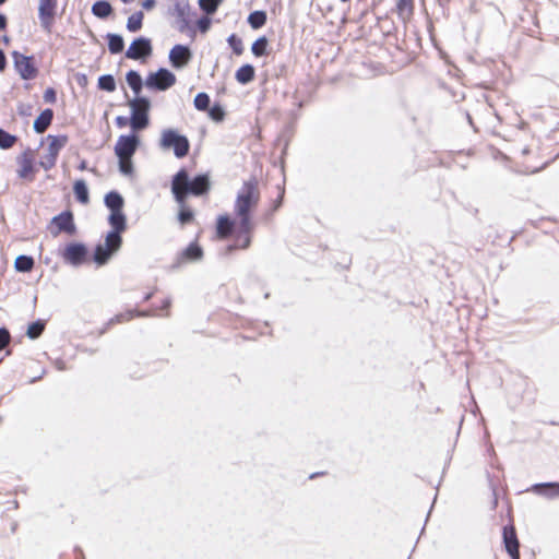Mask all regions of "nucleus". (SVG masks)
I'll return each instance as SVG.
<instances>
[{
	"label": "nucleus",
	"mask_w": 559,
	"mask_h": 559,
	"mask_svg": "<svg viewBox=\"0 0 559 559\" xmlns=\"http://www.w3.org/2000/svg\"><path fill=\"white\" fill-rule=\"evenodd\" d=\"M176 9L178 11L179 16L183 17L186 10L189 9V5L188 4H185V5L177 4Z\"/></svg>",
	"instance_id": "obj_45"
},
{
	"label": "nucleus",
	"mask_w": 559,
	"mask_h": 559,
	"mask_svg": "<svg viewBox=\"0 0 559 559\" xmlns=\"http://www.w3.org/2000/svg\"><path fill=\"white\" fill-rule=\"evenodd\" d=\"M51 254L58 260L53 265L55 269L58 267L60 262L63 265H70V241L60 245Z\"/></svg>",
	"instance_id": "obj_17"
},
{
	"label": "nucleus",
	"mask_w": 559,
	"mask_h": 559,
	"mask_svg": "<svg viewBox=\"0 0 559 559\" xmlns=\"http://www.w3.org/2000/svg\"><path fill=\"white\" fill-rule=\"evenodd\" d=\"M19 164L21 165V169L19 170V176L21 178H26L33 171V160L27 152H25L19 158Z\"/></svg>",
	"instance_id": "obj_27"
},
{
	"label": "nucleus",
	"mask_w": 559,
	"mask_h": 559,
	"mask_svg": "<svg viewBox=\"0 0 559 559\" xmlns=\"http://www.w3.org/2000/svg\"><path fill=\"white\" fill-rule=\"evenodd\" d=\"M227 41L236 56L243 53V43L236 34H231Z\"/></svg>",
	"instance_id": "obj_36"
},
{
	"label": "nucleus",
	"mask_w": 559,
	"mask_h": 559,
	"mask_svg": "<svg viewBox=\"0 0 559 559\" xmlns=\"http://www.w3.org/2000/svg\"><path fill=\"white\" fill-rule=\"evenodd\" d=\"M144 316H147V313L141 312L138 310H127L124 312L116 314L115 318H112L110 322L111 323H123V322H128V321L134 319L135 317H144Z\"/></svg>",
	"instance_id": "obj_30"
},
{
	"label": "nucleus",
	"mask_w": 559,
	"mask_h": 559,
	"mask_svg": "<svg viewBox=\"0 0 559 559\" xmlns=\"http://www.w3.org/2000/svg\"><path fill=\"white\" fill-rule=\"evenodd\" d=\"M267 16L264 11H253L248 16V23L253 29L262 27L266 23Z\"/></svg>",
	"instance_id": "obj_26"
},
{
	"label": "nucleus",
	"mask_w": 559,
	"mask_h": 559,
	"mask_svg": "<svg viewBox=\"0 0 559 559\" xmlns=\"http://www.w3.org/2000/svg\"><path fill=\"white\" fill-rule=\"evenodd\" d=\"M90 262H94L97 266L102 265L94 260V254H88L87 249L83 245L72 243V264L76 265Z\"/></svg>",
	"instance_id": "obj_15"
},
{
	"label": "nucleus",
	"mask_w": 559,
	"mask_h": 559,
	"mask_svg": "<svg viewBox=\"0 0 559 559\" xmlns=\"http://www.w3.org/2000/svg\"><path fill=\"white\" fill-rule=\"evenodd\" d=\"M7 16L2 13H0V31H4L7 28Z\"/></svg>",
	"instance_id": "obj_46"
},
{
	"label": "nucleus",
	"mask_w": 559,
	"mask_h": 559,
	"mask_svg": "<svg viewBox=\"0 0 559 559\" xmlns=\"http://www.w3.org/2000/svg\"><path fill=\"white\" fill-rule=\"evenodd\" d=\"M503 543L511 559H520V543L512 524L503 527Z\"/></svg>",
	"instance_id": "obj_11"
},
{
	"label": "nucleus",
	"mask_w": 559,
	"mask_h": 559,
	"mask_svg": "<svg viewBox=\"0 0 559 559\" xmlns=\"http://www.w3.org/2000/svg\"><path fill=\"white\" fill-rule=\"evenodd\" d=\"M126 80L130 88L135 95H139L142 91L143 82L141 75L136 71H129L126 75Z\"/></svg>",
	"instance_id": "obj_22"
},
{
	"label": "nucleus",
	"mask_w": 559,
	"mask_h": 559,
	"mask_svg": "<svg viewBox=\"0 0 559 559\" xmlns=\"http://www.w3.org/2000/svg\"><path fill=\"white\" fill-rule=\"evenodd\" d=\"M203 257V250L198 242H191L186 249H183L179 257L178 263H188L201 260Z\"/></svg>",
	"instance_id": "obj_14"
},
{
	"label": "nucleus",
	"mask_w": 559,
	"mask_h": 559,
	"mask_svg": "<svg viewBox=\"0 0 559 559\" xmlns=\"http://www.w3.org/2000/svg\"><path fill=\"white\" fill-rule=\"evenodd\" d=\"M159 145L164 150L173 148L175 156L178 158L186 157L190 150L188 138L179 134L174 129H166L162 132Z\"/></svg>",
	"instance_id": "obj_5"
},
{
	"label": "nucleus",
	"mask_w": 559,
	"mask_h": 559,
	"mask_svg": "<svg viewBox=\"0 0 559 559\" xmlns=\"http://www.w3.org/2000/svg\"><path fill=\"white\" fill-rule=\"evenodd\" d=\"M210 116L213 120L221 121L224 118V111L221 106L215 105L210 109Z\"/></svg>",
	"instance_id": "obj_41"
},
{
	"label": "nucleus",
	"mask_w": 559,
	"mask_h": 559,
	"mask_svg": "<svg viewBox=\"0 0 559 559\" xmlns=\"http://www.w3.org/2000/svg\"><path fill=\"white\" fill-rule=\"evenodd\" d=\"M210 190V179L207 175H199L189 179V174L186 169H180L171 180V192L179 205L178 221L181 226L190 224L194 221V213L187 204L189 194L195 197L206 194Z\"/></svg>",
	"instance_id": "obj_3"
},
{
	"label": "nucleus",
	"mask_w": 559,
	"mask_h": 559,
	"mask_svg": "<svg viewBox=\"0 0 559 559\" xmlns=\"http://www.w3.org/2000/svg\"><path fill=\"white\" fill-rule=\"evenodd\" d=\"M139 146V138L135 134L121 135L118 138L115 153L119 159V169L124 175L132 174V156Z\"/></svg>",
	"instance_id": "obj_4"
},
{
	"label": "nucleus",
	"mask_w": 559,
	"mask_h": 559,
	"mask_svg": "<svg viewBox=\"0 0 559 559\" xmlns=\"http://www.w3.org/2000/svg\"><path fill=\"white\" fill-rule=\"evenodd\" d=\"M396 11L403 20H409L414 13V0H397Z\"/></svg>",
	"instance_id": "obj_21"
},
{
	"label": "nucleus",
	"mask_w": 559,
	"mask_h": 559,
	"mask_svg": "<svg viewBox=\"0 0 559 559\" xmlns=\"http://www.w3.org/2000/svg\"><path fill=\"white\" fill-rule=\"evenodd\" d=\"M108 49L110 53H119L124 48L123 38L117 34H108L107 35Z\"/></svg>",
	"instance_id": "obj_24"
},
{
	"label": "nucleus",
	"mask_w": 559,
	"mask_h": 559,
	"mask_svg": "<svg viewBox=\"0 0 559 559\" xmlns=\"http://www.w3.org/2000/svg\"><path fill=\"white\" fill-rule=\"evenodd\" d=\"M50 261H51V258H48V257H47V258L45 259V262H46V263H49Z\"/></svg>",
	"instance_id": "obj_51"
},
{
	"label": "nucleus",
	"mask_w": 559,
	"mask_h": 559,
	"mask_svg": "<svg viewBox=\"0 0 559 559\" xmlns=\"http://www.w3.org/2000/svg\"><path fill=\"white\" fill-rule=\"evenodd\" d=\"M255 76V70L253 66L251 64H243L241 66L235 74L236 80L240 84H248L249 82L253 81Z\"/></svg>",
	"instance_id": "obj_18"
},
{
	"label": "nucleus",
	"mask_w": 559,
	"mask_h": 559,
	"mask_svg": "<svg viewBox=\"0 0 559 559\" xmlns=\"http://www.w3.org/2000/svg\"><path fill=\"white\" fill-rule=\"evenodd\" d=\"M105 204L109 209L108 224L111 230L107 233L104 243L97 245L94 251V260L98 264H106L111 255L122 245V234L127 230V216L123 213L124 201L120 193L110 191L105 197Z\"/></svg>",
	"instance_id": "obj_2"
},
{
	"label": "nucleus",
	"mask_w": 559,
	"mask_h": 559,
	"mask_svg": "<svg viewBox=\"0 0 559 559\" xmlns=\"http://www.w3.org/2000/svg\"><path fill=\"white\" fill-rule=\"evenodd\" d=\"M46 322L44 320H37L35 322H32L26 331V335L31 340L38 338L43 332L45 331Z\"/></svg>",
	"instance_id": "obj_29"
},
{
	"label": "nucleus",
	"mask_w": 559,
	"mask_h": 559,
	"mask_svg": "<svg viewBox=\"0 0 559 559\" xmlns=\"http://www.w3.org/2000/svg\"><path fill=\"white\" fill-rule=\"evenodd\" d=\"M169 307H170V301H169V299H167V298H166V299H164V300H163V305H162V307L157 309V310H158V312H157V311H155V313H157V314H162V312L167 313V312H168Z\"/></svg>",
	"instance_id": "obj_43"
},
{
	"label": "nucleus",
	"mask_w": 559,
	"mask_h": 559,
	"mask_svg": "<svg viewBox=\"0 0 559 559\" xmlns=\"http://www.w3.org/2000/svg\"><path fill=\"white\" fill-rule=\"evenodd\" d=\"M7 0H0V5L3 4Z\"/></svg>",
	"instance_id": "obj_55"
},
{
	"label": "nucleus",
	"mask_w": 559,
	"mask_h": 559,
	"mask_svg": "<svg viewBox=\"0 0 559 559\" xmlns=\"http://www.w3.org/2000/svg\"><path fill=\"white\" fill-rule=\"evenodd\" d=\"M57 0H40L38 16L40 25L47 32L51 31L52 22L56 15Z\"/></svg>",
	"instance_id": "obj_9"
},
{
	"label": "nucleus",
	"mask_w": 559,
	"mask_h": 559,
	"mask_svg": "<svg viewBox=\"0 0 559 559\" xmlns=\"http://www.w3.org/2000/svg\"><path fill=\"white\" fill-rule=\"evenodd\" d=\"M58 368H59L60 370H64V369H66V366H64V364H60V365L58 364Z\"/></svg>",
	"instance_id": "obj_50"
},
{
	"label": "nucleus",
	"mask_w": 559,
	"mask_h": 559,
	"mask_svg": "<svg viewBox=\"0 0 559 559\" xmlns=\"http://www.w3.org/2000/svg\"><path fill=\"white\" fill-rule=\"evenodd\" d=\"M12 57L14 68L23 80H33L36 78L38 70L35 67L33 56H25L19 51H13Z\"/></svg>",
	"instance_id": "obj_7"
},
{
	"label": "nucleus",
	"mask_w": 559,
	"mask_h": 559,
	"mask_svg": "<svg viewBox=\"0 0 559 559\" xmlns=\"http://www.w3.org/2000/svg\"><path fill=\"white\" fill-rule=\"evenodd\" d=\"M151 296H152L151 294L146 295L145 300H148L151 298Z\"/></svg>",
	"instance_id": "obj_52"
},
{
	"label": "nucleus",
	"mask_w": 559,
	"mask_h": 559,
	"mask_svg": "<svg viewBox=\"0 0 559 559\" xmlns=\"http://www.w3.org/2000/svg\"><path fill=\"white\" fill-rule=\"evenodd\" d=\"M7 67V57L4 51L0 48V72H2Z\"/></svg>",
	"instance_id": "obj_44"
},
{
	"label": "nucleus",
	"mask_w": 559,
	"mask_h": 559,
	"mask_svg": "<svg viewBox=\"0 0 559 559\" xmlns=\"http://www.w3.org/2000/svg\"><path fill=\"white\" fill-rule=\"evenodd\" d=\"M48 140L50 141L48 146V153L51 156L58 157L60 150L67 144L68 136L67 135H48Z\"/></svg>",
	"instance_id": "obj_19"
},
{
	"label": "nucleus",
	"mask_w": 559,
	"mask_h": 559,
	"mask_svg": "<svg viewBox=\"0 0 559 559\" xmlns=\"http://www.w3.org/2000/svg\"><path fill=\"white\" fill-rule=\"evenodd\" d=\"M17 142V136L0 128V148L9 150Z\"/></svg>",
	"instance_id": "obj_32"
},
{
	"label": "nucleus",
	"mask_w": 559,
	"mask_h": 559,
	"mask_svg": "<svg viewBox=\"0 0 559 559\" xmlns=\"http://www.w3.org/2000/svg\"><path fill=\"white\" fill-rule=\"evenodd\" d=\"M3 41L8 43L9 38L7 36H4Z\"/></svg>",
	"instance_id": "obj_53"
},
{
	"label": "nucleus",
	"mask_w": 559,
	"mask_h": 559,
	"mask_svg": "<svg viewBox=\"0 0 559 559\" xmlns=\"http://www.w3.org/2000/svg\"><path fill=\"white\" fill-rule=\"evenodd\" d=\"M342 2H348L349 0H341Z\"/></svg>",
	"instance_id": "obj_56"
},
{
	"label": "nucleus",
	"mask_w": 559,
	"mask_h": 559,
	"mask_svg": "<svg viewBox=\"0 0 559 559\" xmlns=\"http://www.w3.org/2000/svg\"><path fill=\"white\" fill-rule=\"evenodd\" d=\"M92 12L97 17L106 19L111 14L112 8L107 1H96L92 7Z\"/></svg>",
	"instance_id": "obj_23"
},
{
	"label": "nucleus",
	"mask_w": 559,
	"mask_h": 559,
	"mask_svg": "<svg viewBox=\"0 0 559 559\" xmlns=\"http://www.w3.org/2000/svg\"><path fill=\"white\" fill-rule=\"evenodd\" d=\"M152 53V45L148 38L140 37L134 39L128 50L126 51V57L132 60H139L141 58H145L151 56Z\"/></svg>",
	"instance_id": "obj_10"
},
{
	"label": "nucleus",
	"mask_w": 559,
	"mask_h": 559,
	"mask_svg": "<svg viewBox=\"0 0 559 559\" xmlns=\"http://www.w3.org/2000/svg\"><path fill=\"white\" fill-rule=\"evenodd\" d=\"M142 5L145 10H151L155 5V0H145Z\"/></svg>",
	"instance_id": "obj_47"
},
{
	"label": "nucleus",
	"mask_w": 559,
	"mask_h": 559,
	"mask_svg": "<svg viewBox=\"0 0 559 559\" xmlns=\"http://www.w3.org/2000/svg\"><path fill=\"white\" fill-rule=\"evenodd\" d=\"M222 2L223 0H199V5L206 14H213Z\"/></svg>",
	"instance_id": "obj_35"
},
{
	"label": "nucleus",
	"mask_w": 559,
	"mask_h": 559,
	"mask_svg": "<svg viewBox=\"0 0 559 559\" xmlns=\"http://www.w3.org/2000/svg\"><path fill=\"white\" fill-rule=\"evenodd\" d=\"M48 229L53 237L62 231L70 234V209L67 207L59 215L52 217Z\"/></svg>",
	"instance_id": "obj_12"
},
{
	"label": "nucleus",
	"mask_w": 559,
	"mask_h": 559,
	"mask_svg": "<svg viewBox=\"0 0 559 559\" xmlns=\"http://www.w3.org/2000/svg\"><path fill=\"white\" fill-rule=\"evenodd\" d=\"M57 98V93L53 88L49 87L44 93V100L46 103H55Z\"/></svg>",
	"instance_id": "obj_42"
},
{
	"label": "nucleus",
	"mask_w": 559,
	"mask_h": 559,
	"mask_svg": "<svg viewBox=\"0 0 559 559\" xmlns=\"http://www.w3.org/2000/svg\"><path fill=\"white\" fill-rule=\"evenodd\" d=\"M98 87L106 92H114L116 90V81L112 75L106 74L98 79Z\"/></svg>",
	"instance_id": "obj_34"
},
{
	"label": "nucleus",
	"mask_w": 559,
	"mask_h": 559,
	"mask_svg": "<svg viewBox=\"0 0 559 559\" xmlns=\"http://www.w3.org/2000/svg\"><path fill=\"white\" fill-rule=\"evenodd\" d=\"M212 21L209 16H202L198 20L197 26L201 33H206L211 27Z\"/></svg>",
	"instance_id": "obj_40"
},
{
	"label": "nucleus",
	"mask_w": 559,
	"mask_h": 559,
	"mask_svg": "<svg viewBox=\"0 0 559 559\" xmlns=\"http://www.w3.org/2000/svg\"><path fill=\"white\" fill-rule=\"evenodd\" d=\"M132 109L131 127L134 130H142L148 124L150 102L145 97H135L130 102Z\"/></svg>",
	"instance_id": "obj_6"
},
{
	"label": "nucleus",
	"mask_w": 559,
	"mask_h": 559,
	"mask_svg": "<svg viewBox=\"0 0 559 559\" xmlns=\"http://www.w3.org/2000/svg\"><path fill=\"white\" fill-rule=\"evenodd\" d=\"M261 200L259 180L255 177L243 181L234 203V217L228 214L216 218L215 236L218 240L231 239L227 251L246 250L251 246L255 229L254 213Z\"/></svg>",
	"instance_id": "obj_1"
},
{
	"label": "nucleus",
	"mask_w": 559,
	"mask_h": 559,
	"mask_svg": "<svg viewBox=\"0 0 559 559\" xmlns=\"http://www.w3.org/2000/svg\"><path fill=\"white\" fill-rule=\"evenodd\" d=\"M124 3L131 2L132 0H121Z\"/></svg>",
	"instance_id": "obj_54"
},
{
	"label": "nucleus",
	"mask_w": 559,
	"mask_h": 559,
	"mask_svg": "<svg viewBox=\"0 0 559 559\" xmlns=\"http://www.w3.org/2000/svg\"><path fill=\"white\" fill-rule=\"evenodd\" d=\"M176 83V76L167 69H159L157 72L150 73L145 84L148 88L166 91Z\"/></svg>",
	"instance_id": "obj_8"
},
{
	"label": "nucleus",
	"mask_w": 559,
	"mask_h": 559,
	"mask_svg": "<svg viewBox=\"0 0 559 559\" xmlns=\"http://www.w3.org/2000/svg\"><path fill=\"white\" fill-rule=\"evenodd\" d=\"M72 557L74 559H84V556H83L82 551L81 550H76V549L72 552Z\"/></svg>",
	"instance_id": "obj_48"
},
{
	"label": "nucleus",
	"mask_w": 559,
	"mask_h": 559,
	"mask_svg": "<svg viewBox=\"0 0 559 559\" xmlns=\"http://www.w3.org/2000/svg\"><path fill=\"white\" fill-rule=\"evenodd\" d=\"M143 19H144L143 12L139 11V12L133 13L128 19L127 28L130 32H138L142 27Z\"/></svg>",
	"instance_id": "obj_31"
},
{
	"label": "nucleus",
	"mask_w": 559,
	"mask_h": 559,
	"mask_svg": "<svg viewBox=\"0 0 559 559\" xmlns=\"http://www.w3.org/2000/svg\"><path fill=\"white\" fill-rule=\"evenodd\" d=\"M53 118V111L47 108L40 112V115L34 121V130L36 133H44L51 124Z\"/></svg>",
	"instance_id": "obj_16"
},
{
	"label": "nucleus",
	"mask_w": 559,
	"mask_h": 559,
	"mask_svg": "<svg viewBox=\"0 0 559 559\" xmlns=\"http://www.w3.org/2000/svg\"><path fill=\"white\" fill-rule=\"evenodd\" d=\"M11 341L10 332L7 328H0V350L4 349Z\"/></svg>",
	"instance_id": "obj_38"
},
{
	"label": "nucleus",
	"mask_w": 559,
	"mask_h": 559,
	"mask_svg": "<svg viewBox=\"0 0 559 559\" xmlns=\"http://www.w3.org/2000/svg\"><path fill=\"white\" fill-rule=\"evenodd\" d=\"M210 96L206 93H199L194 97V106L198 110H206L210 107Z\"/></svg>",
	"instance_id": "obj_37"
},
{
	"label": "nucleus",
	"mask_w": 559,
	"mask_h": 559,
	"mask_svg": "<svg viewBox=\"0 0 559 559\" xmlns=\"http://www.w3.org/2000/svg\"><path fill=\"white\" fill-rule=\"evenodd\" d=\"M267 45V38L265 36H262L252 44L251 51L255 57H262L266 55Z\"/></svg>",
	"instance_id": "obj_33"
},
{
	"label": "nucleus",
	"mask_w": 559,
	"mask_h": 559,
	"mask_svg": "<svg viewBox=\"0 0 559 559\" xmlns=\"http://www.w3.org/2000/svg\"><path fill=\"white\" fill-rule=\"evenodd\" d=\"M191 59V51L188 47L182 45H176L169 52V60L175 68H182Z\"/></svg>",
	"instance_id": "obj_13"
},
{
	"label": "nucleus",
	"mask_w": 559,
	"mask_h": 559,
	"mask_svg": "<svg viewBox=\"0 0 559 559\" xmlns=\"http://www.w3.org/2000/svg\"><path fill=\"white\" fill-rule=\"evenodd\" d=\"M282 199H283V192H282V193H280V195H278V200H277L276 204L274 205L273 211H276V210L278 209V206H280V205H281V203H282Z\"/></svg>",
	"instance_id": "obj_49"
},
{
	"label": "nucleus",
	"mask_w": 559,
	"mask_h": 559,
	"mask_svg": "<svg viewBox=\"0 0 559 559\" xmlns=\"http://www.w3.org/2000/svg\"><path fill=\"white\" fill-rule=\"evenodd\" d=\"M532 489L538 495H544L550 498L559 496L558 484H536Z\"/></svg>",
	"instance_id": "obj_20"
},
{
	"label": "nucleus",
	"mask_w": 559,
	"mask_h": 559,
	"mask_svg": "<svg viewBox=\"0 0 559 559\" xmlns=\"http://www.w3.org/2000/svg\"><path fill=\"white\" fill-rule=\"evenodd\" d=\"M56 160V156H51V154L47 153L40 160V165L44 169L48 170L55 166Z\"/></svg>",
	"instance_id": "obj_39"
},
{
	"label": "nucleus",
	"mask_w": 559,
	"mask_h": 559,
	"mask_svg": "<svg viewBox=\"0 0 559 559\" xmlns=\"http://www.w3.org/2000/svg\"><path fill=\"white\" fill-rule=\"evenodd\" d=\"M14 266L19 272H29L34 267V259L29 255L21 254L15 259Z\"/></svg>",
	"instance_id": "obj_28"
},
{
	"label": "nucleus",
	"mask_w": 559,
	"mask_h": 559,
	"mask_svg": "<svg viewBox=\"0 0 559 559\" xmlns=\"http://www.w3.org/2000/svg\"><path fill=\"white\" fill-rule=\"evenodd\" d=\"M75 198L82 204H87L90 201L88 190L83 180H76L73 186Z\"/></svg>",
	"instance_id": "obj_25"
}]
</instances>
